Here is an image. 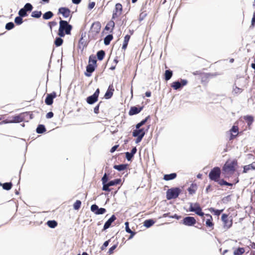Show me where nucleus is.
<instances>
[{"mask_svg":"<svg viewBox=\"0 0 255 255\" xmlns=\"http://www.w3.org/2000/svg\"><path fill=\"white\" fill-rule=\"evenodd\" d=\"M243 91V89H242V88H238L237 87H236L234 89V92L236 93V94H240Z\"/></svg>","mask_w":255,"mask_h":255,"instance_id":"57","label":"nucleus"},{"mask_svg":"<svg viewBox=\"0 0 255 255\" xmlns=\"http://www.w3.org/2000/svg\"><path fill=\"white\" fill-rule=\"evenodd\" d=\"M59 18L60 20L59 21L58 35L60 37H64L66 34H70L72 29V25L69 24L67 21L62 20L61 17Z\"/></svg>","mask_w":255,"mask_h":255,"instance_id":"2","label":"nucleus"},{"mask_svg":"<svg viewBox=\"0 0 255 255\" xmlns=\"http://www.w3.org/2000/svg\"><path fill=\"white\" fill-rule=\"evenodd\" d=\"M197 189V186L196 184L192 183L190 187L188 189L189 193L191 195H193L195 193Z\"/></svg>","mask_w":255,"mask_h":255,"instance_id":"26","label":"nucleus"},{"mask_svg":"<svg viewBox=\"0 0 255 255\" xmlns=\"http://www.w3.org/2000/svg\"><path fill=\"white\" fill-rule=\"evenodd\" d=\"M100 94V90L97 89L95 93L92 96H89L86 99L87 102L90 104L92 105L98 101V97Z\"/></svg>","mask_w":255,"mask_h":255,"instance_id":"10","label":"nucleus"},{"mask_svg":"<svg viewBox=\"0 0 255 255\" xmlns=\"http://www.w3.org/2000/svg\"><path fill=\"white\" fill-rule=\"evenodd\" d=\"M250 170H255V161L244 167L243 173H247Z\"/></svg>","mask_w":255,"mask_h":255,"instance_id":"24","label":"nucleus"},{"mask_svg":"<svg viewBox=\"0 0 255 255\" xmlns=\"http://www.w3.org/2000/svg\"><path fill=\"white\" fill-rule=\"evenodd\" d=\"M18 14L21 17L25 16L27 15L26 11L23 8H22L19 10Z\"/></svg>","mask_w":255,"mask_h":255,"instance_id":"51","label":"nucleus"},{"mask_svg":"<svg viewBox=\"0 0 255 255\" xmlns=\"http://www.w3.org/2000/svg\"><path fill=\"white\" fill-rule=\"evenodd\" d=\"M114 90H115L113 84L110 85L108 87V90L105 94L104 97L107 99H110L113 95Z\"/></svg>","mask_w":255,"mask_h":255,"instance_id":"20","label":"nucleus"},{"mask_svg":"<svg viewBox=\"0 0 255 255\" xmlns=\"http://www.w3.org/2000/svg\"><path fill=\"white\" fill-rule=\"evenodd\" d=\"M32 118V114L30 112L21 113L10 117L12 123H19L22 122H28Z\"/></svg>","mask_w":255,"mask_h":255,"instance_id":"3","label":"nucleus"},{"mask_svg":"<svg viewBox=\"0 0 255 255\" xmlns=\"http://www.w3.org/2000/svg\"><path fill=\"white\" fill-rule=\"evenodd\" d=\"M114 27H115L114 21L113 20H111L107 23L105 29L106 30H109L110 29H111L112 30H113Z\"/></svg>","mask_w":255,"mask_h":255,"instance_id":"35","label":"nucleus"},{"mask_svg":"<svg viewBox=\"0 0 255 255\" xmlns=\"http://www.w3.org/2000/svg\"><path fill=\"white\" fill-rule=\"evenodd\" d=\"M101 29V23L99 21H96L92 24L90 29V32L96 35L100 33Z\"/></svg>","mask_w":255,"mask_h":255,"instance_id":"12","label":"nucleus"},{"mask_svg":"<svg viewBox=\"0 0 255 255\" xmlns=\"http://www.w3.org/2000/svg\"><path fill=\"white\" fill-rule=\"evenodd\" d=\"M205 216L208 217L206 221V226L207 227L212 228L213 229L214 223L213 222V218L212 216L209 214H205Z\"/></svg>","mask_w":255,"mask_h":255,"instance_id":"23","label":"nucleus"},{"mask_svg":"<svg viewBox=\"0 0 255 255\" xmlns=\"http://www.w3.org/2000/svg\"><path fill=\"white\" fill-rule=\"evenodd\" d=\"M102 102L101 101L99 103V104L94 108V112L95 114H99V107L101 105V104Z\"/></svg>","mask_w":255,"mask_h":255,"instance_id":"55","label":"nucleus"},{"mask_svg":"<svg viewBox=\"0 0 255 255\" xmlns=\"http://www.w3.org/2000/svg\"><path fill=\"white\" fill-rule=\"evenodd\" d=\"M81 205V202L80 200H76V201L73 204V208L76 210H78Z\"/></svg>","mask_w":255,"mask_h":255,"instance_id":"46","label":"nucleus"},{"mask_svg":"<svg viewBox=\"0 0 255 255\" xmlns=\"http://www.w3.org/2000/svg\"><path fill=\"white\" fill-rule=\"evenodd\" d=\"M53 16V13L50 11H47L43 15V18L44 19H49L52 18Z\"/></svg>","mask_w":255,"mask_h":255,"instance_id":"41","label":"nucleus"},{"mask_svg":"<svg viewBox=\"0 0 255 255\" xmlns=\"http://www.w3.org/2000/svg\"><path fill=\"white\" fill-rule=\"evenodd\" d=\"M90 64L92 65L97 66L96 58L94 55H91L89 57L88 64Z\"/></svg>","mask_w":255,"mask_h":255,"instance_id":"32","label":"nucleus"},{"mask_svg":"<svg viewBox=\"0 0 255 255\" xmlns=\"http://www.w3.org/2000/svg\"><path fill=\"white\" fill-rule=\"evenodd\" d=\"M149 118V116H147L145 119L143 120L136 125V129L134 130L132 132L133 136H144L145 134L144 129L143 128H140L145 124Z\"/></svg>","mask_w":255,"mask_h":255,"instance_id":"4","label":"nucleus"},{"mask_svg":"<svg viewBox=\"0 0 255 255\" xmlns=\"http://www.w3.org/2000/svg\"><path fill=\"white\" fill-rule=\"evenodd\" d=\"M154 223V222L151 220V219H149V220H146L144 223H143V224H144V226L145 227H146V228H149L150 227H151V226H152Z\"/></svg>","mask_w":255,"mask_h":255,"instance_id":"40","label":"nucleus"},{"mask_svg":"<svg viewBox=\"0 0 255 255\" xmlns=\"http://www.w3.org/2000/svg\"><path fill=\"white\" fill-rule=\"evenodd\" d=\"M96 67L97 66L92 65L91 64H88L86 66V72L85 73V75L87 77H90L91 74L95 71Z\"/></svg>","mask_w":255,"mask_h":255,"instance_id":"21","label":"nucleus"},{"mask_svg":"<svg viewBox=\"0 0 255 255\" xmlns=\"http://www.w3.org/2000/svg\"><path fill=\"white\" fill-rule=\"evenodd\" d=\"M209 210L211 213H214L215 215L218 216L221 214V213L224 210H217L215 209L214 208H210L209 209Z\"/></svg>","mask_w":255,"mask_h":255,"instance_id":"39","label":"nucleus"},{"mask_svg":"<svg viewBox=\"0 0 255 255\" xmlns=\"http://www.w3.org/2000/svg\"><path fill=\"white\" fill-rule=\"evenodd\" d=\"M41 14L42 13L40 11H34L32 12L31 16L33 17L39 18Z\"/></svg>","mask_w":255,"mask_h":255,"instance_id":"47","label":"nucleus"},{"mask_svg":"<svg viewBox=\"0 0 255 255\" xmlns=\"http://www.w3.org/2000/svg\"><path fill=\"white\" fill-rule=\"evenodd\" d=\"M222 220L223 222L224 228L228 229L232 227L233 220L230 217H228V215L223 214L222 216Z\"/></svg>","mask_w":255,"mask_h":255,"instance_id":"9","label":"nucleus"},{"mask_svg":"<svg viewBox=\"0 0 255 255\" xmlns=\"http://www.w3.org/2000/svg\"><path fill=\"white\" fill-rule=\"evenodd\" d=\"M245 252L244 248H238L234 252V255H242Z\"/></svg>","mask_w":255,"mask_h":255,"instance_id":"33","label":"nucleus"},{"mask_svg":"<svg viewBox=\"0 0 255 255\" xmlns=\"http://www.w3.org/2000/svg\"><path fill=\"white\" fill-rule=\"evenodd\" d=\"M91 210L96 215L104 214L106 212V209L103 208H99L98 206L96 204L91 206Z\"/></svg>","mask_w":255,"mask_h":255,"instance_id":"14","label":"nucleus"},{"mask_svg":"<svg viewBox=\"0 0 255 255\" xmlns=\"http://www.w3.org/2000/svg\"><path fill=\"white\" fill-rule=\"evenodd\" d=\"M123 11V9L122 4L120 3H116L113 12L112 19H116L119 18L122 15Z\"/></svg>","mask_w":255,"mask_h":255,"instance_id":"8","label":"nucleus"},{"mask_svg":"<svg viewBox=\"0 0 255 255\" xmlns=\"http://www.w3.org/2000/svg\"><path fill=\"white\" fill-rule=\"evenodd\" d=\"M47 225L51 228H54L57 226V222L55 220H50L47 222Z\"/></svg>","mask_w":255,"mask_h":255,"instance_id":"38","label":"nucleus"},{"mask_svg":"<svg viewBox=\"0 0 255 255\" xmlns=\"http://www.w3.org/2000/svg\"><path fill=\"white\" fill-rule=\"evenodd\" d=\"M46 131L45 126L43 125H39L36 128V132L38 133H43Z\"/></svg>","mask_w":255,"mask_h":255,"instance_id":"37","label":"nucleus"},{"mask_svg":"<svg viewBox=\"0 0 255 255\" xmlns=\"http://www.w3.org/2000/svg\"><path fill=\"white\" fill-rule=\"evenodd\" d=\"M109 242H110V240L106 241L104 242V243L103 244V245L102 246V247H101V250L102 251H104L106 249V248L107 247V246L109 245Z\"/></svg>","mask_w":255,"mask_h":255,"instance_id":"54","label":"nucleus"},{"mask_svg":"<svg viewBox=\"0 0 255 255\" xmlns=\"http://www.w3.org/2000/svg\"><path fill=\"white\" fill-rule=\"evenodd\" d=\"M236 160H228L222 168V174L225 178L231 177L235 173L237 166Z\"/></svg>","mask_w":255,"mask_h":255,"instance_id":"1","label":"nucleus"},{"mask_svg":"<svg viewBox=\"0 0 255 255\" xmlns=\"http://www.w3.org/2000/svg\"><path fill=\"white\" fill-rule=\"evenodd\" d=\"M63 40L61 37H56L54 41V44L56 47H58L61 46L63 44Z\"/></svg>","mask_w":255,"mask_h":255,"instance_id":"42","label":"nucleus"},{"mask_svg":"<svg viewBox=\"0 0 255 255\" xmlns=\"http://www.w3.org/2000/svg\"><path fill=\"white\" fill-rule=\"evenodd\" d=\"M130 36L129 35H126L124 37V40L122 46V49L124 50H126L127 48L128 41L130 39Z\"/></svg>","mask_w":255,"mask_h":255,"instance_id":"28","label":"nucleus"},{"mask_svg":"<svg viewBox=\"0 0 255 255\" xmlns=\"http://www.w3.org/2000/svg\"><path fill=\"white\" fill-rule=\"evenodd\" d=\"M119 145H116L114 146L113 147H112V148L110 150V152L111 153H113L114 151H115L116 150H117V149L119 147Z\"/></svg>","mask_w":255,"mask_h":255,"instance_id":"62","label":"nucleus"},{"mask_svg":"<svg viewBox=\"0 0 255 255\" xmlns=\"http://www.w3.org/2000/svg\"><path fill=\"white\" fill-rule=\"evenodd\" d=\"M54 116V114L53 113V112H48L46 115V118L47 119H50V118H52Z\"/></svg>","mask_w":255,"mask_h":255,"instance_id":"61","label":"nucleus"},{"mask_svg":"<svg viewBox=\"0 0 255 255\" xmlns=\"http://www.w3.org/2000/svg\"><path fill=\"white\" fill-rule=\"evenodd\" d=\"M213 76V74L210 73H200L201 83L203 84H207Z\"/></svg>","mask_w":255,"mask_h":255,"instance_id":"16","label":"nucleus"},{"mask_svg":"<svg viewBox=\"0 0 255 255\" xmlns=\"http://www.w3.org/2000/svg\"><path fill=\"white\" fill-rule=\"evenodd\" d=\"M117 247H118V244L114 245L112 247H111L108 251V254L109 255H111V254H113L114 250L117 248Z\"/></svg>","mask_w":255,"mask_h":255,"instance_id":"53","label":"nucleus"},{"mask_svg":"<svg viewBox=\"0 0 255 255\" xmlns=\"http://www.w3.org/2000/svg\"><path fill=\"white\" fill-rule=\"evenodd\" d=\"M14 26V25L13 22H10L7 23L5 25V28L7 30H10L12 29Z\"/></svg>","mask_w":255,"mask_h":255,"instance_id":"52","label":"nucleus"},{"mask_svg":"<svg viewBox=\"0 0 255 255\" xmlns=\"http://www.w3.org/2000/svg\"><path fill=\"white\" fill-rule=\"evenodd\" d=\"M143 109V106H133L131 107L129 111L128 115L130 116H132L134 115L137 114L139 113Z\"/></svg>","mask_w":255,"mask_h":255,"instance_id":"18","label":"nucleus"},{"mask_svg":"<svg viewBox=\"0 0 255 255\" xmlns=\"http://www.w3.org/2000/svg\"><path fill=\"white\" fill-rule=\"evenodd\" d=\"M103 184V186L102 188L103 190L108 191V192H110L111 191V189L109 188L110 187V185H109V183H104Z\"/></svg>","mask_w":255,"mask_h":255,"instance_id":"48","label":"nucleus"},{"mask_svg":"<svg viewBox=\"0 0 255 255\" xmlns=\"http://www.w3.org/2000/svg\"><path fill=\"white\" fill-rule=\"evenodd\" d=\"M48 24L50 26V29L52 30V27L55 26L57 25V22L56 21H52L49 22Z\"/></svg>","mask_w":255,"mask_h":255,"instance_id":"60","label":"nucleus"},{"mask_svg":"<svg viewBox=\"0 0 255 255\" xmlns=\"http://www.w3.org/2000/svg\"><path fill=\"white\" fill-rule=\"evenodd\" d=\"M255 23V12L253 14V17L252 20V26L254 27Z\"/></svg>","mask_w":255,"mask_h":255,"instance_id":"64","label":"nucleus"},{"mask_svg":"<svg viewBox=\"0 0 255 255\" xmlns=\"http://www.w3.org/2000/svg\"><path fill=\"white\" fill-rule=\"evenodd\" d=\"M8 123H12L11 119H10V117H9L7 119H6V120L2 121L1 123H0V124H8Z\"/></svg>","mask_w":255,"mask_h":255,"instance_id":"59","label":"nucleus"},{"mask_svg":"<svg viewBox=\"0 0 255 255\" xmlns=\"http://www.w3.org/2000/svg\"><path fill=\"white\" fill-rule=\"evenodd\" d=\"M108 181V177L106 173L104 174L103 177L102 178V183H107V182Z\"/></svg>","mask_w":255,"mask_h":255,"instance_id":"58","label":"nucleus"},{"mask_svg":"<svg viewBox=\"0 0 255 255\" xmlns=\"http://www.w3.org/2000/svg\"><path fill=\"white\" fill-rule=\"evenodd\" d=\"M32 8V5L29 3H27L26 4H25L23 7V8L26 10V12L27 11H31Z\"/></svg>","mask_w":255,"mask_h":255,"instance_id":"49","label":"nucleus"},{"mask_svg":"<svg viewBox=\"0 0 255 255\" xmlns=\"http://www.w3.org/2000/svg\"><path fill=\"white\" fill-rule=\"evenodd\" d=\"M121 181L122 180L121 179H116L114 180L110 181L108 183L110 186H112L115 185L119 184L121 182Z\"/></svg>","mask_w":255,"mask_h":255,"instance_id":"45","label":"nucleus"},{"mask_svg":"<svg viewBox=\"0 0 255 255\" xmlns=\"http://www.w3.org/2000/svg\"><path fill=\"white\" fill-rule=\"evenodd\" d=\"M244 119L246 121V122L247 123V125L248 127H249V128H250V127L253 124L254 122V118L253 117L251 116H246L244 117Z\"/></svg>","mask_w":255,"mask_h":255,"instance_id":"27","label":"nucleus"},{"mask_svg":"<svg viewBox=\"0 0 255 255\" xmlns=\"http://www.w3.org/2000/svg\"><path fill=\"white\" fill-rule=\"evenodd\" d=\"M14 22L18 25L21 24L23 22L21 16L16 17L14 19Z\"/></svg>","mask_w":255,"mask_h":255,"instance_id":"50","label":"nucleus"},{"mask_svg":"<svg viewBox=\"0 0 255 255\" xmlns=\"http://www.w3.org/2000/svg\"><path fill=\"white\" fill-rule=\"evenodd\" d=\"M177 177L176 173H172L169 174H165L163 176V179L166 181H169L175 179Z\"/></svg>","mask_w":255,"mask_h":255,"instance_id":"25","label":"nucleus"},{"mask_svg":"<svg viewBox=\"0 0 255 255\" xmlns=\"http://www.w3.org/2000/svg\"><path fill=\"white\" fill-rule=\"evenodd\" d=\"M187 84V81L184 79H181L180 82L175 81L171 84V87L174 90H178Z\"/></svg>","mask_w":255,"mask_h":255,"instance_id":"13","label":"nucleus"},{"mask_svg":"<svg viewBox=\"0 0 255 255\" xmlns=\"http://www.w3.org/2000/svg\"><path fill=\"white\" fill-rule=\"evenodd\" d=\"M170 218H175L177 220H179L181 218V216H179L177 214H174L173 216H170Z\"/></svg>","mask_w":255,"mask_h":255,"instance_id":"63","label":"nucleus"},{"mask_svg":"<svg viewBox=\"0 0 255 255\" xmlns=\"http://www.w3.org/2000/svg\"><path fill=\"white\" fill-rule=\"evenodd\" d=\"M173 75L172 71L170 70H166L164 73V79L166 81H168L170 79Z\"/></svg>","mask_w":255,"mask_h":255,"instance_id":"31","label":"nucleus"},{"mask_svg":"<svg viewBox=\"0 0 255 255\" xmlns=\"http://www.w3.org/2000/svg\"><path fill=\"white\" fill-rule=\"evenodd\" d=\"M196 222L194 217L188 216L184 218L181 223L187 226H194Z\"/></svg>","mask_w":255,"mask_h":255,"instance_id":"11","label":"nucleus"},{"mask_svg":"<svg viewBox=\"0 0 255 255\" xmlns=\"http://www.w3.org/2000/svg\"><path fill=\"white\" fill-rule=\"evenodd\" d=\"M188 211L194 212L197 215L201 217H203L205 215V214L202 212V208L198 203H195L194 204L190 203Z\"/></svg>","mask_w":255,"mask_h":255,"instance_id":"5","label":"nucleus"},{"mask_svg":"<svg viewBox=\"0 0 255 255\" xmlns=\"http://www.w3.org/2000/svg\"><path fill=\"white\" fill-rule=\"evenodd\" d=\"M97 56L98 59L102 61L105 56V52L103 50H100L97 52Z\"/></svg>","mask_w":255,"mask_h":255,"instance_id":"34","label":"nucleus"},{"mask_svg":"<svg viewBox=\"0 0 255 255\" xmlns=\"http://www.w3.org/2000/svg\"><path fill=\"white\" fill-rule=\"evenodd\" d=\"M125 226H126V232L130 234V236L129 237V239H131L134 236V235L135 234V233L133 232V231H132L130 229V228L129 227V223H128V222H126L125 223Z\"/></svg>","mask_w":255,"mask_h":255,"instance_id":"30","label":"nucleus"},{"mask_svg":"<svg viewBox=\"0 0 255 255\" xmlns=\"http://www.w3.org/2000/svg\"><path fill=\"white\" fill-rule=\"evenodd\" d=\"M181 192V190L177 187L172 188L166 192V198L168 200L177 198Z\"/></svg>","mask_w":255,"mask_h":255,"instance_id":"7","label":"nucleus"},{"mask_svg":"<svg viewBox=\"0 0 255 255\" xmlns=\"http://www.w3.org/2000/svg\"><path fill=\"white\" fill-rule=\"evenodd\" d=\"M217 182H218L219 184H220L221 186H223V185H227V186H233V184L227 182L224 179H221V180L219 179L218 181H217Z\"/></svg>","mask_w":255,"mask_h":255,"instance_id":"44","label":"nucleus"},{"mask_svg":"<svg viewBox=\"0 0 255 255\" xmlns=\"http://www.w3.org/2000/svg\"><path fill=\"white\" fill-rule=\"evenodd\" d=\"M113 39V36L112 34L108 35L105 38H104V44L106 45H108L110 44V42L112 41V40Z\"/></svg>","mask_w":255,"mask_h":255,"instance_id":"36","label":"nucleus"},{"mask_svg":"<svg viewBox=\"0 0 255 255\" xmlns=\"http://www.w3.org/2000/svg\"><path fill=\"white\" fill-rule=\"evenodd\" d=\"M128 164H122L120 165H115L114 166V168L118 170V171H123L126 169L128 168Z\"/></svg>","mask_w":255,"mask_h":255,"instance_id":"29","label":"nucleus"},{"mask_svg":"<svg viewBox=\"0 0 255 255\" xmlns=\"http://www.w3.org/2000/svg\"><path fill=\"white\" fill-rule=\"evenodd\" d=\"M71 11L67 8L65 7H62L59 8L58 13H61L65 17H68L70 15Z\"/></svg>","mask_w":255,"mask_h":255,"instance_id":"19","label":"nucleus"},{"mask_svg":"<svg viewBox=\"0 0 255 255\" xmlns=\"http://www.w3.org/2000/svg\"><path fill=\"white\" fill-rule=\"evenodd\" d=\"M125 154L126 158L128 161L130 160L133 156V155L130 152H127L125 153Z\"/></svg>","mask_w":255,"mask_h":255,"instance_id":"56","label":"nucleus"},{"mask_svg":"<svg viewBox=\"0 0 255 255\" xmlns=\"http://www.w3.org/2000/svg\"><path fill=\"white\" fill-rule=\"evenodd\" d=\"M12 186V184L11 182H6L2 184L3 189L6 190H10Z\"/></svg>","mask_w":255,"mask_h":255,"instance_id":"43","label":"nucleus"},{"mask_svg":"<svg viewBox=\"0 0 255 255\" xmlns=\"http://www.w3.org/2000/svg\"><path fill=\"white\" fill-rule=\"evenodd\" d=\"M57 96L56 93L53 92L50 94H48L45 100V103L47 105H51L53 103V99Z\"/></svg>","mask_w":255,"mask_h":255,"instance_id":"15","label":"nucleus"},{"mask_svg":"<svg viewBox=\"0 0 255 255\" xmlns=\"http://www.w3.org/2000/svg\"><path fill=\"white\" fill-rule=\"evenodd\" d=\"M230 136L229 140H231L234 139L238 135L239 133V128L238 126H233L231 129L230 130Z\"/></svg>","mask_w":255,"mask_h":255,"instance_id":"17","label":"nucleus"},{"mask_svg":"<svg viewBox=\"0 0 255 255\" xmlns=\"http://www.w3.org/2000/svg\"><path fill=\"white\" fill-rule=\"evenodd\" d=\"M116 217L113 215L105 223L103 230H106L111 226L112 223L116 220Z\"/></svg>","mask_w":255,"mask_h":255,"instance_id":"22","label":"nucleus"},{"mask_svg":"<svg viewBox=\"0 0 255 255\" xmlns=\"http://www.w3.org/2000/svg\"><path fill=\"white\" fill-rule=\"evenodd\" d=\"M221 173L220 168L218 167H215L211 170L209 174V177L210 180L217 182L220 179Z\"/></svg>","mask_w":255,"mask_h":255,"instance_id":"6","label":"nucleus"}]
</instances>
